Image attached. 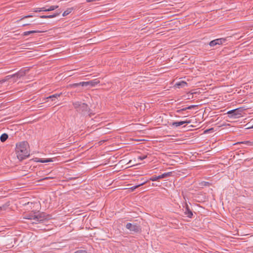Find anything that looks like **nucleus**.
<instances>
[{"label":"nucleus","mask_w":253,"mask_h":253,"mask_svg":"<svg viewBox=\"0 0 253 253\" xmlns=\"http://www.w3.org/2000/svg\"><path fill=\"white\" fill-rule=\"evenodd\" d=\"M73 8L71 7V8H67L62 14V16L63 17H65L67 15H68V14H69L70 13H71V12L73 11Z\"/></svg>","instance_id":"16"},{"label":"nucleus","mask_w":253,"mask_h":253,"mask_svg":"<svg viewBox=\"0 0 253 253\" xmlns=\"http://www.w3.org/2000/svg\"><path fill=\"white\" fill-rule=\"evenodd\" d=\"M26 218L29 219H33L36 221L41 222L43 221L45 219V217L43 213L38 212L36 213H34L30 214L27 216Z\"/></svg>","instance_id":"3"},{"label":"nucleus","mask_w":253,"mask_h":253,"mask_svg":"<svg viewBox=\"0 0 253 253\" xmlns=\"http://www.w3.org/2000/svg\"><path fill=\"white\" fill-rule=\"evenodd\" d=\"M216 42L217 45L222 44L226 42V39L224 38H220L214 40Z\"/></svg>","instance_id":"14"},{"label":"nucleus","mask_w":253,"mask_h":253,"mask_svg":"<svg viewBox=\"0 0 253 253\" xmlns=\"http://www.w3.org/2000/svg\"><path fill=\"white\" fill-rule=\"evenodd\" d=\"M126 227L130 231L139 232L140 230V227L136 224H132L130 223H127Z\"/></svg>","instance_id":"6"},{"label":"nucleus","mask_w":253,"mask_h":253,"mask_svg":"<svg viewBox=\"0 0 253 253\" xmlns=\"http://www.w3.org/2000/svg\"><path fill=\"white\" fill-rule=\"evenodd\" d=\"M15 152L17 158L20 161L28 157L30 152L28 143L24 141L16 143Z\"/></svg>","instance_id":"1"},{"label":"nucleus","mask_w":253,"mask_h":253,"mask_svg":"<svg viewBox=\"0 0 253 253\" xmlns=\"http://www.w3.org/2000/svg\"><path fill=\"white\" fill-rule=\"evenodd\" d=\"M245 143H251V142H249V141H246Z\"/></svg>","instance_id":"33"},{"label":"nucleus","mask_w":253,"mask_h":253,"mask_svg":"<svg viewBox=\"0 0 253 253\" xmlns=\"http://www.w3.org/2000/svg\"><path fill=\"white\" fill-rule=\"evenodd\" d=\"M171 174H172L171 172H169L164 173H163L161 175H158V176L154 175L150 178V180L152 181H156L160 179L164 178L166 177L170 176L171 175Z\"/></svg>","instance_id":"5"},{"label":"nucleus","mask_w":253,"mask_h":253,"mask_svg":"<svg viewBox=\"0 0 253 253\" xmlns=\"http://www.w3.org/2000/svg\"><path fill=\"white\" fill-rule=\"evenodd\" d=\"M99 83L100 81L98 79H94L88 82H82L80 84H81V86H89L91 87H93Z\"/></svg>","instance_id":"4"},{"label":"nucleus","mask_w":253,"mask_h":253,"mask_svg":"<svg viewBox=\"0 0 253 253\" xmlns=\"http://www.w3.org/2000/svg\"><path fill=\"white\" fill-rule=\"evenodd\" d=\"M8 137V135L6 133H3L0 137V140L2 142H3L6 140Z\"/></svg>","instance_id":"17"},{"label":"nucleus","mask_w":253,"mask_h":253,"mask_svg":"<svg viewBox=\"0 0 253 253\" xmlns=\"http://www.w3.org/2000/svg\"><path fill=\"white\" fill-rule=\"evenodd\" d=\"M187 85L186 82L184 81H180L175 84V86L178 88L184 87Z\"/></svg>","instance_id":"12"},{"label":"nucleus","mask_w":253,"mask_h":253,"mask_svg":"<svg viewBox=\"0 0 253 253\" xmlns=\"http://www.w3.org/2000/svg\"><path fill=\"white\" fill-rule=\"evenodd\" d=\"M60 12L59 13H56L52 15H42L40 16V18H43V19H47V18H52L54 17H56L57 16L59 15Z\"/></svg>","instance_id":"10"},{"label":"nucleus","mask_w":253,"mask_h":253,"mask_svg":"<svg viewBox=\"0 0 253 253\" xmlns=\"http://www.w3.org/2000/svg\"><path fill=\"white\" fill-rule=\"evenodd\" d=\"M185 214L187 215V217L189 218H191L193 215V213L189 208L188 205L186 204L185 211L184 212Z\"/></svg>","instance_id":"9"},{"label":"nucleus","mask_w":253,"mask_h":253,"mask_svg":"<svg viewBox=\"0 0 253 253\" xmlns=\"http://www.w3.org/2000/svg\"><path fill=\"white\" fill-rule=\"evenodd\" d=\"M213 130V128H211V129H209V130H207L206 131H210V130Z\"/></svg>","instance_id":"32"},{"label":"nucleus","mask_w":253,"mask_h":253,"mask_svg":"<svg viewBox=\"0 0 253 253\" xmlns=\"http://www.w3.org/2000/svg\"><path fill=\"white\" fill-rule=\"evenodd\" d=\"M146 158H147V155L140 156L138 157V160H139L140 161H142V160H144Z\"/></svg>","instance_id":"24"},{"label":"nucleus","mask_w":253,"mask_h":253,"mask_svg":"<svg viewBox=\"0 0 253 253\" xmlns=\"http://www.w3.org/2000/svg\"><path fill=\"white\" fill-rule=\"evenodd\" d=\"M43 31H37V30H33V31H26L23 33V35L24 36H27L31 34H34V33H40L43 32Z\"/></svg>","instance_id":"11"},{"label":"nucleus","mask_w":253,"mask_h":253,"mask_svg":"<svg viewBox=\"0 0 253 253\" xmlns=\"http://www.w3.org/2000/svg\"><path fill=\"white\" fill-rule=\"evenodd\" d=\"M74 253H86V252L84 250H79L75 252Z\"/></svg>","instance_id":"27"},{"label":"nucleus","mask_w":253,"mask_h":253,"mask_svg":"<svg viewBox=\"0 0 253 253\" xmlns=\"http://www.w3.org/2000/svg\"><path fill=\"white\" fill-rule=\"evenodd\" d=\"M187 109V107L183 108H182V109L177 110L176 111V112H177V113H181L182 111H185V110H186Z\"/></svg>","instance_id":"25"},{"label":"nucleus","mask_w":253,"mask_h":253,"mask_svg":"<svg viewBox=\"0 0 253 253\" xmlns=\"http://www.w3.org/2000/svg\"><path fill=\"white\" fill-rule=\"evenodd\" d=\"M189 123H190V121L189 120V121L186 120V121H180V122H174L170 124V126H174L175 127H178V126H179L183 125V124H189Z\"/></svg>","instance_id":"8"},{"label":"nucleus","mask_w":253,"mask_h":253,"mask_svg":"<svg viewBox=\"0 0 253 253\" xmlns=\"http://www.w3.org/2000/svg\"><path fill=\"white\" fill-rule=\"evenodd\" d=\"M42 158H36V161L37 162L42 163V161H41V160H42Z\"/></svg>","instance_id":"29"},{"label":"nucleus","mask_w":253,"mask_h":253,"mask_svg":"<svg viewBox=\"0 0 253 253\" xmlns=\"http://www.w3.org/2000/svg\"><path fill=\"white\" fill-rule=\"evenodd\" d=\"M41 161H42V163H44L52 162L53 161L52 159L49 158V159H42V160H41Z\"/></svg>","instance_id":"20"},{"label":"nucleus","mask_w":253,"mask_h":253,"mask_svg":"<svg viewBox=\"0 0 253 253\" xmlns=\"http://www.w3.org/2000/svg\"><path fill=\"white\" fill-rule=\"evenodd\" d=\"M209 45L211 47H213V46L217 45V44H216V42L214 40L211 41V42H210Z\"/></svg>","instance_id":"23"},{"label":"nucleus","mask_w":253,"mask_h":253,"mask_svg":"<svg viewBox=\"0 0 253 253\" xmlns=\"http://www.w3.org/2000/svg\"><path fill=\"white\" fill-rule=\"evenodd\" d=\"M34 12H37L40 11H47V8L45 7L42 8H35L33 9Z\"/></svg>","instance_id":"15"},{"label":"nucleus","mask_w":253,"mask_h":253,"mask_svg":"<svg viewBox=\"0 0 253 253\" xmlns=\"http://www.w3.org/2000/svg\"><path fill=\"white\" fill-rule=\"evenodd\" d=\"M81 83V82L80 83H75V84H71L70 85V86L71 87H78L80 85H81V84H80Z\"/></svg>","instance_id":"22"},{"label":"nucleus","mask_w":253,"mask_h":253,"mask_svg":"<svg viewBox=\"0 0 253 253\" xmlns=\"http://www.w3.org/2000/svg\"><path fill=\"white\" fill-rule=\"evenodd\" d=\"M51 178V177H45L44 178H43V180H45V179H50Z\"/></svg>","instance_id":"31"},{"label":"nucleus","mask_w":253,"mask_h":253,"mask_svg":"<svg viewBox=\"0 0 253 253\" xmlns=\"http://www.w3.org/2000/svg\"><path fill=\"white\" fill-rule=\"evenodd\" d=\"M73 105L76 110L84 114H87L89 112V108L88 105L84 103L77 101L73 103Z\"/></svg>","instance_id":"2"},{"label":"nucleus","mask_w":253,"mask_h":253,"mask_svg":"<svg viewBox=\"0 0 253 253\" xmlns=\"http://www.w3.org/2000/svg\"><path fill=\"white\" fill-rule=\"evenodd\" d=\"M30 24H27V23H26V24H24L22 25V26L24 27V26H28V25H30Z\"/></svg>","instance_id":"30"},{"label":"nucleus","mask_w":253,"mask_h":253,"mask_svg":"<svg viewBox=\"0 0 253 253\" xmlns=\"http://www.w3.org/2000/svg\"><path fill=\"white\" fill-rule=\"evenodd\" d=\"M227 114L230 118H238L241 115L240 111L238 109L229 111Z\"/></svg>","instance_id":"7"},{"label":"nucleus","mask_w":253,"mask_h":253,"mask_svg":"<svg viewBox=\"0 0 253 253\" xmlns=\"http://www.w3.org/2000/svg\"><path fill=\"white\" fill-rule=\"evenodd\" d=\"M33 16L32 15H27L26 16H22V17H21V18H20V20L17 21V22H18L19 21H20L23 19H26V18L32 17Z\"/></svg>","instance_id":"21"},{"label":"nucleus","mask_w":253,"mask_h":253,"mask_svg":"<svg viewBox=\"0 0 253 253\" xmlns=\"http://www.w3.org/2000/svg\"><path fill=\"white\" fill-rule=\"evenodd\" d=\"M142 185H143V183L140 184L135 186H133V187H131L130 189H131L132 190H133L135 189L136 188L139 187L140 186H141Z\"/></svg>","instance_id":"26"},{"label":"nucleus","mask_w":253,"mask_h":253,"mask_svg":"<svg viewBox=\"0 0 253 253\" xmlns=\"http://www.w3.org/2000/svg\"><path fill=\"white\" fill-rule=\"evenodd\" d=\"M58 7V5H51L47 8V11H52Z\"/></svg>","instance_id":"19"},{"label":"nucleus","mask_w":253,"mask_h":253,"mask_svg":"<svg viewBox=\"0 0 253 253\" xmlns=\"http://www.w3.org/2000/svg\"><path fill=\"white\" fill-rule=\"evenodd\" d=\"M51 99H52V101H54L56 98H51Z\"/></svg>","instance_id":"34"},{"label":"nucleus","mask_w":253,"mask_h":253,"mask_svg":"<svg viewBox=\"0 0 253 253\" xmlns=\"http://www.w3.org/2000/svg\"><path fill=\"white\" fill-rule=\"evenodd\" d=\"M61 94H62V93L54 94H53L52 95H50V96L47 97V99H49V98H56V99H57L60 96Z\"/></svg>","instance_id":"18"},{"label":"nucleus","mask_w":253,"mask_h":253,"mask_svg":"<svg viewBox=\"0 0 253 253\" xmlns=\"http://www.w3.org/2000/svg\"><path fill=\"white\" fill-rule=\"evenodd\" d=\"M26 74L25 71H19L15 74L13 75L14 77L16 76L17 78H21L24 76Z\"/></svg>","instance_id":"13"},{"label":"nucleus","mask_w":253,"mask_h":253,"mask_svg":"<svg viewBox=\"0 0 253 253\" xmlns=\"http://www.w3.org/2000/svg\"><path fill=\"white\" fill-rule=\"evenodd\" d=\"M196 106L195 105H191L188 107H187V109H191L192 108H194Z\"/></svg>","instance_id":"28"}]
</instances>
